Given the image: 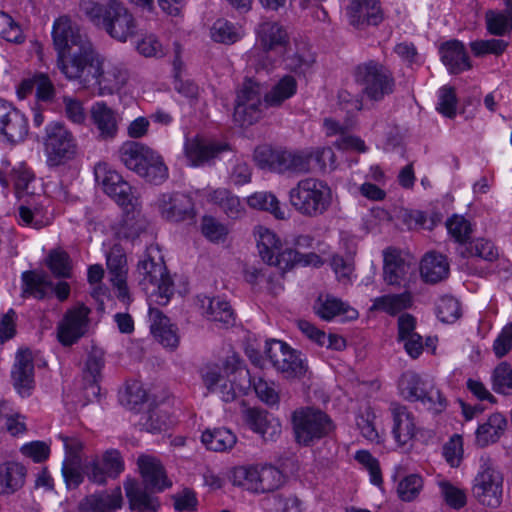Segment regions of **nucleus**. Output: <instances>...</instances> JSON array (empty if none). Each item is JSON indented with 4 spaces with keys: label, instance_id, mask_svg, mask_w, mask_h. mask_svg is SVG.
<instances>
[{
    "label": "nucleus",
    "instance_id": "nucleus-1",
    "mask_svg": "<svg viewBox=\"0 0 512 512\" xmlns=\"http://www.w3.org/2000/svg\"><path fill=\"white\" fill-rule=\"evenodd\" d=\"M52 40L57 52V68L66 79L74 73L71 69L86 63L96 50L87 33L67 15L54 21Z\"/></svg>",
    "mask_w": 512,
    "mask_h": 512
},
{
    "label": "nucleus",
    "instance_id": "nucleus-2",
    "mask_svg": "<svg viewBox=\"0 0 512 512\" xmlns=\"http://www.w3.org/2000/svg\"><path fill=\"white\" fill-rule=\"evenodd\" d=\"M79 9L95 27L116 41L124 43L137 35L135 17L119 0H80Z\"/></svg>",
    "mask_w": 512,
    "mask_h": 512
},
{
    "label": "nucleus",
    "instance_id": "nucleus-3",
    "mask_svg": "<svg viewBox=\"0 0 512 512\" xmlns=\"http://www.w3.org/2000/svg\"><path fill=\"white\" fill-rule=\"evenodd\" d=\"M136 279L141 289L150 297H155L159 305H166L174 293L173 281L158 246L150 245L137 264Z\"/></svg>",
    "mask_w": 512,
    "mask_h": 512
},
{
    "label": "nucleus",
    "instance_id": "nucleus-4",
    "mask_svg": "<svg viewBox=\"0 0 512 512\" xmlns=\"http://www.w3.org/2000/svg\"><path fill=\"white\" fill-rule=\"evenodd\" d=\"M68 80L76 81L83 87L97 85L100 95H112L118 92L128 80V72L119 64L104 63L95 50L86 63L78 65Z\"/></svg>",
    "mask_w": 512,
    "mask_h": 512
},
{
    "label": "nucleus",
    "instance_id": "nucleus-5",
    "mask_svg": "<svg viewBox=\"0 0 512 512\" xmlns=\"http://www.w3.org/2000/svg\"><path fill=\"white\" fill-rule=\"evenodd\" d=\"M289 203L301 216L317 218L324 215L332 205L330 186L317 178L308 177L298 181L289 190Z\"/></svg>",
    "mask_w": 512,
    "mask_h": 512
},
{
    "label": "nucleus",
    "instance_id": "nucleus-6",
    "mask_svg": "<svg viewBox=\"0 0 512 512\" xmlns=\"http://www.w3.org/2000/svg\"><path fill=\"white\" fill-rule=\"evenodd\" d=\"M313 153L288 151L262 145L254 151V161L261 169L277 173H308L311 171Z\"/></svg>",
    "mask_w": 512,
    "mask_h": 512
},
{
    "label": "nucleus",
    "instance_id": "nucleus-7",
    "mask_svg": "<svg viewBox=\"0 0 512 512\" xmlns=\"http://www.w3.org/2000/svg\"><path fill=\"white\" fill-rule=\"evenodd\" d=\"M398 389L405 400L420 402L426 410L434 414L442 412L446 407V399L440 390L413 371H406L401 375Z\"/></svg>",
    "mask_w": 512,
    "mask_h": 512
},
{
    "label": "nucleus",
    "instance_id": "nucleus-8",
    "mask_svg": "<svg viewBox=\"0 0 512 512\" xmlns=\"http://www.w3.org/2000/svg\"><path fill=\"white\" fill-rule=\"evenodd\" d=\"M42 143L46 163L51 168L64 165L77 153L75 137L63 123L58 121H53L45 127Z\"/></svg>",
    "mask_w": 512,
    "mask_h": 512
},
{
    "label": "nucleus",
    "instance_id": "nucleus-9",
    "mask_svg": "<svg viewBox=\"0 0 512 512\" xmlns=\"http://www.w3.org/2000/svg\"><path fill=\"white\" fill-rule=\"evenodd\" d=\"M292 423L296 441L304 446L327 436L333 429L330 417L320 409L311 407L295 410Z\"/></svg>",
    "mask_w": 512,
    "mask_h": 512
},
{
    "label": "nucleus",
    "instance_id": "nucleus-10",
    "mask_svg": "<svg viewBox=\"0 0 512 512\" xmlns=\"http://www.w3.org/2000/svg\"><path fill=\"white\" fill-rule=\"evenodd\" d=\"M355 81L362 92L372 101H381L394 91V78L382 64L370 60L358 65L354 72Z\"/></svg>",
    "mask_w": 512,
    "mask_h": 512
},
{
    "label": "nucleus",
    "instance_id": "nucleus-11",
    "mask_svg": "<svg viewBox=\"0 0 512 512\" xmlns=\"http://www.w3.org/2000/svg\"><path fill=\"white\" fill-rule=\"evenodd\" d=\"M265 354L273 367L286 379H301L308 371V365L301 353L283 341H267Z\"/></svg>",
    "mask_w": 512,
    "mask_h": 512
},
{
    "label": "nucleus",
    "instance_id": "nucleus-12",
    "mask_svg": "<svg viewBox=\"0 0 512 512\" xmlns=\"http://www.w3.org/2000/svg\"><path fill=\"white\" fill-rule=\"evenodd\" d=\"M96 183L101 186L104 193L111 197L127 212L134 211L138 205L131 185L115 170L105 163H99L94 168Z\"/></svg>",
    "mask_w": 512,
    "mask_h": 512
},
{
    "label": "nucleus",
    "instance_id": "nucleus-13",
    "mask_svg": "<svg viewBox=\"0 0 512 512\" xmlns=\"http://www.w3.org/2000/svg\"><path fill=\"white\" fill-rule=\"evenodd\" d=\"M262 94L261 85L252 80L246 79L237 93L235 101L234 121L240 126H250L256 123L262 116Z\"/></svg>",
    "mask_w": 512,
    "mask_h": 512
},
{
    "label": "nucleus",
    "instance_id": "nucleus-14",
    "mask_svg": "<svg viewBox=\"0 0 512 512\" xmlns=\"http://www.w3.org/2000/svg\"><path fill=\"white\" fill-rule=\"evenodd\" d=\"M237 475L245 480L247 489L255 493L272 492L280 488L285 480L281 470L273 465L240 467Z\"/></svg>",
    "mask_w": 512,
    "mask_h": 512
},
{
    "label": "nucleus",
    "instance_id": "nucleus-15",
    "mask_svg": "<svg viewBox=\"0 0 512 512\" xmlns=\"http://www.w3.org/2000/svg\"><path fill=\"white\" fill-rule=\"evenodd\" d=\"M502 487V474L491 464L485 463L474 480L473 494L481 504L497 508L502 501Z\"/></svg>",
    "mask_w": 512,
    "mask_h": 512
},
{
    "label": "nucleus",
    "instance_id": "nucleus-16",
    "mask_svg": "<svg viewBox=\"0 0 512 512\" xmlns=\"http://www.w3.org/2000/svg\"><path fill=\"white\" fill-rule=\"evenodd\" d=\"M90 309L78 304L68 309L57 326V338L63 346H71L82 338L88 329Z\"/></svg>",
    "mask_w": 512,
    "mask_h": 512
},
{
    "label": "nucleus",
    "instance_id": "nucleus-17",
    "mask_svg": "<svg viewBox=\"0 0 512 512\" xmlns=\"http://www.w3.org/2000/svg\"><path fill=\"white\" fill-rule=\"evenodd\" d=\"M156 205L161 217L169 222L191 220L195 215L193 200L185 193H163L158 197Z\"/></svg>",
    "mask_w": 512,
    "mask_h": 512
},
{
    "label": "nucleus",
    "instance_id": "nucleus-18",
    "mask_svg": "<svg viewBox=\"0 0 512 512\" xmlns=\"http://www.w3.org/2000/svg\"><path fill=\"white\" fill-rule=\"evenodd\" d=\"M29 125L25 114L11 103L0 100V134L11 144L22 142L28 135Z\"/></svg>",
    "mask_w": 512,
    "mask_h": 512
},
{
    "label": "nucleus",
    "instance_id": "nucleus-19",
    "mask_svg": "<svg viewBox=\"0 0 512 512\" xmlns=\"http://www.w3.org/2000/svg\"><path fill=\"white\" fill-rule=\"evenodd\" d=\"M241 416L244 424L259 434L264 441H276L280 437L282 432L280 421L266 410L244 406Z\"/></svg>",
    "mask_w": 512,
    "mask_h": 512
},
{
    "label": "nucleus",
    "instance_id": "nucleus-20",
    "mask_svg": "<svg viewBox=\"0 0 512 512\" xmlns=\"http://www.w3.org/2000/svg\"><path fill=\"white\" fill-rule=\"evenodd\" d=\"M12 384L21 397H29L35 388L34 360L32 351L21 348L15 356L11 370Z\"/></svg>",
    "mask_w": 512,
    "mask_h": 512
},
{
    "label": "nucleus",
    "instance_id": "nucleus-21",
    "mask_svg": "<svg viewBox=\"0 0 512 512\" xmlns=\"http://www.w3.org/2000/svg\"><path fill=\"white\" fill-rule=\"evenodd\" d=\"M346 13L349 23L357 29L377 26L383 20L379 0H350Z\"/></svg>",
    "mask_w": 512,
    "mask_h": 512
},
{
    "label": "nucleus",
    "instance_id": "nucleus-22",
    "mask_svg": "<svg viewBox=\"0 0 512 512\" xmlns=\"http://www.w3.org/2000/svg\"><path fill=\"white\" fill-rule=\"evenodd\" d=\"M185 155L192 166L210 164L219 154L230 149L227 143L211 141L199 136L185 143Z\"/></svg>",
    "mask_w": 512,
    "mask_h": 512
},
{
    "label": "nucleus",
    "instance_id": "nucleus-23",
    "mask_svg": "<svg viewBox=\"0 0 512 512\" xmlns=\"http://www.w3.org/2000/svg\"><path fill=\"white\" fill-rule=\"evenodd\" d=\"M137 464L143 479V485L152 492H162L172 483L167 479L161 462L149 455H141Z\"/></svg>",
    "mask_w": 512,
    "mask_h": 512
},
{
    "label": "nucleus",
    "instance_id": "nucleus-24",
    "mask_svg": "<svg viewBox=\"0 0 512 512\" xmlns=\"http://www.w3.org/2000/svg\"><path fill=\"white\" fill-rule=\"evenodd\" d=\"M104 353L102 350L93 348L88 354L85 368L83 370V380L85 382V395L89 400L98 398L100 394L99 381L101 371L104 367Z\"/></svg>",
    "mask_w": 512,
    "mask_h": 512
},
{
    "label": "nucleus",
    "instance_id": "nucleus-25",
    "mask_svg": "<svg viewBox=\"0 0 512 512\" xmlns=\"http://www.w3.org/2000/svg\"><path fill=\"white\" fill-rule=\"evenodd\" d=\"M91 118L102 140L114 139L118 133V115L104 102H96L91 108Z\"/></svg>",
    "mask_w": 512,
    "mask_h": 512
},
{
    "label": "nucleus",
    "instance_id": "nucleus-26",
    "mask_svg": "<svg viewBox=\"0 0 512 512\" xmlns=\"http://www.w3.org/2000/svg\"><path fill=\"white\" fill-rule=\"evenodd\" d=\"M123 497L120 487L111 493L101 492L86 496L78 505L79 512H113L121 508Z\"/></svg>",
    "mask_w": 512,
    "mask_h": 512
},
{
    "label": "nucleus",
    "instance_id": "nucleus-27",
    "mask_svg": "<svg viewBox=\"0 0 512 512\" xmlns=\"http://www.w3.org/2000/svg\"><path fill=\"white\" fill-rule=\"evenodd\" d=\"M383 279L387 285L399 286L407 275L410 265L401 252L393 247L383 251Z\"/></svg>",
    "mask_w": 512,
    "mask_h": 512
},
{
    "label": "nucleus",
    "instance_id": "nucleus-28",
    "mask_svg": "<svg viewBox=\"0 0 512 512\" xmlns=\"http://www.w3.org/2000/svg\"><path fill=\"white\" fill-rule=\"evenodd\" d=\"M441 60L452 74H458L471 68L465 46L459 40H450L440 47Z\"/></svg>",
    "mask_w": 512,
    "mask_h": 512
},
{
    "label": "nucleus",
    "instance_id": "nucleus-29",
    "mask_svg": "<svg viewBox=\"0 0 512 512\" xmlns=\"http://www.w3.org/2000/svg\"><path fill=\"white\" fill-rule=\"evenodd\" d=\"M390 411L394 422L392 428L394 438L399 445H406L415 435L416 427L413 415L399 403H391Z\"/></svg>",
    "mask_w": 512,
    "mask_h": 512
},
{
    "label": "nucleus",
    "instance_id": "nucleus-30",
    "mask_svg": "<svg viewBox=\"0 0 512 512\" xmlns=\"http://www.w3.org/2000/svg\"><path fill=\"white\" fill-rule=\"evenodd\" d=\"M257 42L268 52L278 47H285L289 41L286 29L275 21H263L256 27Z\"/></svg>",
    "mask_w": 512,
    "mask_h": 512
},
{
    "label": "nucleus",
    "instance_id": "nucleus-31",
    "mask_svg": "<svg viewBox=\"0 0 512 512\" xmlns=\"http://www.w3.org/2000/svg\"><path fill=\"white\" fill-rule=\"evenodd\" d=\"M126 497L128 498L130 508L139 512L157 511L160 502L157 497H153L151 490L141 487L136 480L128 479L124 483Z\"/></svg>",
    "mask_w": 512,
    "mask_h": 512
},
{
    "label": "nucleus",
    "instance_id": "nucleus-32",
    "mask_svg": "<svg viewBox=\"0 0 512 512\" xmlns=\"http://www.w3.org/2000/svg\"><path fill=\"white\" fill-rule=\"evenodd\" d=\"M149 316L151 320V333L165 347L176 348L179 338L176 328L170 323V320L157 308H150Z\"/></svg>",
    "mask_w": 512,
    "mask_h": 512
},
{
    "label": "nucleus",
    "instance_id": "nucleus-33",
    "mask_svg": "<svg viewBox=\"0 0 512 512\" xmlns=\"http://www.w3.org/2000/svg\"><path fill=\"white\" fill-rule=\"evenodd\" d=\"M26 473L27 470L21 463L7 461L0 464V495H11L21 489Z\"/></svg>",
    "mask_w": 512,
    "mask_h": 512
},
{
    "label": "nucleus",
    "instance_id": "nucleus-34",
    "mask_svg": "<svg viewBox=\"0 0 512 512\" xmlns=\"http://www.w3.org/2000/svg\"><path fill=\"white\" fill-rule=\"evenodd\" d=\"M449 263L447 258L435 252L427 253L420 265L422 279L426 283L436 284L449 275Z\"/></svg>",
    "mask_w": 512,
    "mask_h": 512
},
{
    "label": "nucleus",
    "instance_id": "nucleus-35",
    "mask_svg": "<svg viewBox=\"0 0 512 512\" xmlns=\"http://www.w3.org/2000/svg\"><path fill=\"white\" fill-rule=\"evenodd\" d=\"M507 428V420L500 413H493L476 430V445L484 448L496 443Z\"/></svg>",
    "mask_w": 512,
    "mask_h": 512
},
{
    "label": "nucleus",
    "instance_id": "nucleus-36",
    "mask_svg": "<svg viewBox=\"0 0 512 512\" xmlns=\"http://www.w3.org/2000/svg\"><path fill=\"white\" fill-rule=\"evenodd\" d=\"M200 307L206 317L224 325H233L235 322L234 311L231 305L220 297L203 296L198 298Z\"/></svg>",
    "mask_w": 512,
    "mask_h": 512
},
{
    "label": "nucleus",
    "instance_id": "nucleus-37",
    "mask_svg": "<svg viewBox=\"0 0 512 512\" xmlns=\"http://www.w3.org/2000/svg\"><path fill=\"white\" fill-rule=\"evenodd\" d=\"M23 295L44 299L53 292V283L44 271L30 270L22 273Z\"/></svg>",
    "mask_w": 512,
    "mask_h": 512
},
{
    "label": "nucleus",
    "instance_id": "nucleus-38",
    "mask_svg": "<svg viewBox=\"0 0 512 512\" xmlns=\"http://www.w3.org/2000/svg\"><path fill=\"white\" fill-rule=\"evenodd\" d=\"M314 310L320 318L327 321L339 314H346L351 319L356 318L358 314L355 309L330 294H320L314 304Z\"/></svg>",
    "mask_w": 512,
    "mask_h": 512
},
{
    "label": "nucleus",
    "instance_id": "nucleus-39",
    "mask_svg": "<svg viewBox=\"0 0 512 512\" xmlns=\"http://www.w3.org/2000/svg\"><path fill=\"white\" fill-rule=\"evenodd\" d=\"M413 297L408 291L376 297L370 311H382L394 316L412 306Z\"/></svg>",
    "mask_w": 512,
    "mask_h": 512
},
{
    "label": "nucleus",
    "instance_id": "nucleus-40",
    "mask_svg": "<svg viewBox=\"0 0 512 512\" xmlns=\"http://www.w3.org/2000/svg\"><path fill=\"white\" fill-rule=\"evenodd\" d=\"M201 442L208 450L225 452L235 446L237 437L231 430L221 427L205 430L202 433Z\"/></svg>",
    "mask_w": 512,
    "mask_h": 512
},
{
    "label": "nucleus",
    "instance_id": "nucleus-41",
    "mask_svg": "<svg viewBox=\"0 0 512 512\" xmlns=\"http://www.w3.org/2000/svg\"><path fill=\"white\" fill-rule=\"evenodd\" d=\"M257 249L261 259L268 265L272 264L275 255L280 251V238L268 228L259 226L255 230Z\"/></svg>",
    "mask_w": 512,
    "mask_h": 512
},
{
    "label": "nucleus",
    "instance_id": "nucleus-42",
    "mask_svg": "<svg viewBox=\"0 0 512 512\" xmlns=\"http://www.w3.org/2000/svg\"><path fill=\"white\" fill-rule=\"evenodd\" d=\"M151 150L139 142L128 141L119 149V158L128 169L138 173Z\"/></svg>",
    "mask_w": 512,
    "mask_h": 512
},
{
    "label": "nucleus",
    "instance_id": "nucleus-43",
    "mask_svg": "<svg viewBox=\"0 0 512 512\" xmlns=\"http://www.w3.org/2000/svg\"><path fill=\"white\" fill-rule=\"evenodd\" d=\"M137 174L147 182L158 185L168 178V168L161 155L151 150Z\"/></svg>",
    "mask_w": 512,
    "mask_h": 512
},
{
    "label": "nucleus",
    "instance_id": "nucleus-44",
    "mask_svg": "<svg viewBox=\"0 0 512 512\" xmlns=\"http://www.w3.org/2000/svg\"><path fill=\"white\" fill-rule=\"evenodd\" d=\"M209 200L218 205L230 218H239L244 213L239 198L225 188H219L209 194Z\"/></svg>",
    "mask_w": 512,
    "mask_h": 512
},
{
    "label": "nucleus",
    "instance_id": "nucleus-45",
    "mask_svg": "<svg viewBox=\"0 0 512 512\" xmlns=\"http://www.w3.org/2000/svg\"><path fill=\"white\" fill-rule=\"evenodd\" d=\"M169 424L170 418L168 413L158 405L152 406L142 413L139 420V425L142 429L150 433L161 432L167 429Z\"/></svg>",
    "mask_w": 512,
    "mask_h": 512
},
{
    "label": "nucleus",
    "instance_id": "nucleus-46",
    "mask_svg": "<svg viewBox=\"0 0 512 512\" xmlns=\"http://www.w3.org/2000/svg\"><path fill=\"white\" fill-rule=\"evenodd\" d=\"M297 83L294 77L286 75L279 80L273 89L264 96L268 106H279L283 101L289 99L296 93Z\"/></svg>",
    "mask_w": 512,
    "mask_h": 512
},
{
    "label": "nucleus",
    "instance_id": "nucleus-47",
    "mask_svg": "<svg viewBox=\"0 0 512 512\" xmlns=\"http://www.w3.org/2000/svg\"><path fill=\"white\" fill-rule=\"evenodd\" d=\"M247 203L251 208L268 211L277 219H285L286 213L280 207V202L275 195L267 192H258L247 198Z\"/></svg>",
    "mask_w": 512,
    "mask_h": 512
},
{
    "label": "nucleus",
    "instance_id": "nucleus-48",
    "mask_svg": "<svg viewBox=\"0 0 512 512\" xmlns=\"http://www.w3.org/2000/svg\"><path fill=\"white\" fill-rule=\"evenodd\" d=\"M107 268L111 280L123 281L127 278V258L124 249L120 245H114L107 254Z\"/></svg>",
    "mask_w": 512,
    "mask_h": 512
},
{
    "label": "nucleus",
    "instance_id": "nucleus-49",
    "mask_svg": "<svg viewBox=\"0 0 512 512\" xmlns=\"http://www.w3.org/2000/svg\"><path fill=\"white\" fill-rule=\"evenodd\" d=\"M485 19L490 34L505 36L512 33V13L507 10L502 12L489 10L486 12Z\"/></svg>",
    "mask_w": 512,
    "mask_h": 512
},
{
    "label": "nucleus",
    "instance_id": "nucleus-50",
    "mask_svg": "<svg viewBox=\"0 0 512 512\" xmlns=\"http://www.w3.org/2000/svg\"><path fill=\"white\" fill-rule=\"evenodd\" d=\"M462 257H479L485 261L493 262L498 259V250L495 245L486 239H477L459 252Z\"/></svg>",
    "mask_w": 512,
    "mask_h": 512
},
{
    "label": "nucleus",
    "instance_id": "nucleus-51",
    "mask_svg": "<svg viewBox=\"0 0 512 512\" xmlns=\"http://www.w3.org/2000/svg\"><path fill=\"white\" fill-rule=\"evenodd\" d=\"M210 33L211 38L215 42L226 45L234 44L242 37L240 29L224 19L215 21L210 29Z\"/></svg>",
    "mask_w": 512,
    "mask_h": 512
},
{
    "label": "nucleus",
    "instance_id": "nucleus-52",
    "mask_svg": "<svg viewBox=\"0 0 512 512\" xmlns=\"http://www.w3.org/2000/svg\"><path fill=\"white\" fill-rule=\"evenodd\" d=\"M492 388L496 393L512 394V367L507 362L498 364L491 376Z\"/></svg>",
    "mask_w": 512,
    "mask_h": 512
},
{
    "label": "nucleus",
    "instance_id": "nucleus-53",
    "mask_svg": "<svg viewBox=\"0 0 512 512\" xmlns=\"http://www.w3.org/2000/svg\"><path fill=\"white\" fill-rule=\"evenodd\" d=\"M449 234L460 244L468 241L472 233L470 222L460 215H453L446 221Z\"/></svg>",
    "mask_w": 512,
    "mask_h": 512
},
{
    "label": "nucleus",
    "instance_id": "nucleus-54",
    "mask_svg": "<svg viewBox=\"0 0 512 512\" xmlns=\"http://www.w3.org/2000/svg\"><path fill=\"white\" fill-rule=\"evenodd\" d=\"M11 180L14 183V189L18 196L23 193L32 194L30 184L34 181V173L25 165L20 164L14 167L10 172Z\"/></svg>",
    "mask_w": 512,
    "mask_h": 512
},
{
    "label": "nucleus",
    "instance_id": "nucleus-55",
    "mask_svg": "<svg viewBox=\"0 0 512 512\" xmlns=\"http://www.w3.org/2000/svg\"><path fill=\"white\" fill-rule=\"evenodd\" d=\"M461 315L460 304L452 296H443L437 304V316L444 323H453Z\"/></svg>",
    "mask_w": 512,
    "mask_h": 512
},
{
    "label": "nucleus",
    "instance_id": "nucleus-56",
    "mask_svg": "<svg viewBox=\"0 0 512 512\" xmlns=\"http://www.w3.org/2000/svg\"><path fill=\"white\" fill-rule=\"evenodd\" d=\"M62 474L68 488L78 487L83 481L80 456L65 458L62 465Z\"/></svg>",
    "mask_w": 512,
    "mask_h": 512
},
{
    "label": "nucleus",
    "instance_id": "nucleus-57",
    "mask_svg": "<svg viewBox=\"0 0 512 512\" xmlns=\"http://www.w3.org/2000/svg\"><path fill=\"white\" fill-rule=\"evenodd\" d=\"M422 487V478L419 475L411 474L399 482L397 493L401 500L409 502L418 496Z\"/></svg>",
    "mask_w": 512,
    "mask_h": 512
},
{
    "label": "nucleus",
    "instance_id": "nucleus-58",
    "mask_svg": "<svg viewBox=\"0 0 512 512\" xmlns=\"http://www.w3.org/2000/svg\"><path fill=\"white\" fill-rule=\"evenodd\" d=\"M47 265L56 277H70V258L64 251L53 250L50 252Z\"/></svg>",
    "mask_w": 512,
    "mask_h": 512
},
{
    "label": "nucleus",
    "instance_id": "nucleus-59",
    "mask_svg": "<svg viewBox=\"0 0 512 512\" xmlns=\"http://www.w3.org/2000/svg\"><path fill=\"white\" fill-rule=\"evenodd\" d=\"M508 43L502 39L477 40L470 43L471 50L476 57L487 54L501 55Z\"/></svg>",
    "mask_w": 512,
    "mask_h": 512
},
{
    "label": "nucleus",
    "instance_id": "nucleus-60",
    "mask_svg": "<svg viewBox=\"0 0 512 512\" xmlns=\"http://www.w3.org/2000/svg\"><path fill=\"white\" fill-rule=\"evenodd\" d=\"M303 260V255L297 252L294 249L287 248L280 251L275 255L272 264L270 266H275L278 268V275L283 277L284 273L293 268L296 263H299Z\"/></svg>",
    "mask_w": 512,
    "mask_h": 512
},
{
    "label": "nucleus",
    "instance_id": "nucleus-61",
    "mask_svg": "<svg viewBox=\"0 0 512 512\" xmlns=\"http://www.w3.org/2000/svg\"><path fill=\"white\" fill-rule=\"evenodd\" d=\"M439 488L442 497L450 507L459 509L465 506L466 494L462 489L452 485L448 481H440Z\"/></svg>",
    "mask_w": 512,
    "mask_h": 512
},
{
    "label": "nucleus",
    "instance_id": "nucleus-62",
    "mask_svg": "<svg viewBox=\"0 0 512 512\" xmlns=\"http://www.w3.org/2000/svg\"><path fill=\"white\" fill-rule=\"evenodd\" d=\"M457 99L454 88L444 86L440 89L437 110L448 118L456 115Z\"/></svg>",
    "mask_w": 512,
    "mask_h": 512
},
{
    "label": "nucleus",
    "instance_id": "nucleus-63",
    "mask_svg": "<svg viewBox=\"0 0 512 512\" xmlns=\"http://www.w3.org/2000/svg\"><path fill=\"white\" fill-rule=\"evenodd\" d=\"M224 370L228 377L243 380L248 386H251L249 371L243 366L240 357L236 354L228 356L224 361Z\"/></svg>",
    "mask_w": 512,
    "mask_h": 512
},
{
    "label": "nucleus",
    "instance_id": "nucleus-64",
    "mask_svg": "<svg viewBox=\"0 0 512 512\" xmlns=\"http://www.w3.org/2000/svg\"><path fill=\"white\" fill-rule=\"evenodd\" d=\"M203 235L210 241L218 242L228 233L227 228L211 216H204L201 223Z\"/></svg>",
    "mask_w": 512,
    "mask_h": 512
}]
</instances>
